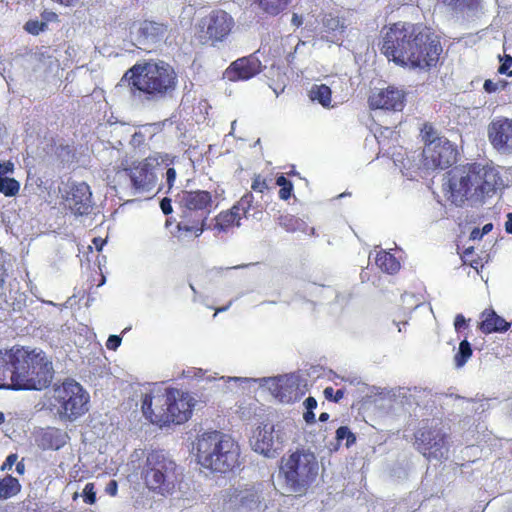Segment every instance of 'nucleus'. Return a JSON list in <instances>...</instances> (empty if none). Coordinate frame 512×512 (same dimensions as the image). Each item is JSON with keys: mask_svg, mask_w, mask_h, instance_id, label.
I'll return each mask as SVG.
<instances>
[{"mask_svg": "<svg viewBox=\"0 0 512 512\" xmlns=\"http://www.w3.org/2000/svg\"><path fill=\"white\" fill-rule=\"evenodd\" d=\"M275 428L272 424H263L258 426L250 440L253 450L266 457H273L276 450L279 448L275 446L276 442L282 443L279 435H274Z\"/></svg>", "mask_w": 512, "mask_h": 512, "instance_id": "6ab92c4d", "label": "nucleus"}, {"mask_svg": "<svg viewBox=\"0 0 512 512\" xmlns=\"http://www.w3.org/2000/svg\"><path fill=\"white\" fill-rule=\"evenodd\" d=\"M270 390L282 403L294 402L298 396V384L290 379H273Z\"/></svg>", "mask_w": 512, "mask_h": 512, "instance_id": "393cba45", "label": "nucleus"}, {"mask_svg": "<svg viewBox=\"0 0 512 512\" xmlns=\"http://www.w3.org/2000/svg\"><path fill=\"white\" fill-rule=\"evenodd\" d=\"M51 1L60 6H63V7H75L82 0H51Z\"/></svg>", "mask_w": 512, "mask_h": 512, "instance_id": "4d7b16f0", "label": "nucleus"}, {"mask_svg": "<svg viewBox=\"0 0 512 512\" xmlns=\"http://www.w3.org/2000/svg\"><path fill=\"white\" fill-rule=\"evenodd\" d=\"M18 346L0 350V389L17 390Z\"/></svg>", "mask_w": 512, "mask_h": 512, "instance_id": "a211bd4d", "label": "nucleus"}, {"mask_svg": "<svg viewBox=\"0 0 512 512\" xmlns=\"http://www.w3.org/2000/svg\"><path fill=\"white\" fill-rule=\"evenodd\" d=\"M323 393L327 400L333 402H339L344 397L343 389L334 390L331 386L326 387Z\"/></svg>", "mask_w": 512, "mask_h": 512, "instance_id": "37998d69", "label": "nucleus"}, {"mask_svg": "<svg viewBox=\"0 0 512 512\" xmlns=\"http://www.w3.org/2000/svg\"><path fill=\"white\" fill-rule=\"evenodd\" d=\"M368 106L371 110L401 111L405 106V93L394 86L376 89L368 97Z\"/></svg>", "mask_w": 512, "mask_h": 512, "instance_id": "dca6fc26", "label": "nucleus"}, {"mask_svg": "<svg viewBox=\"0 0 512 512\" xmlns=\"http://www.w3.org/2000/svg\"><path fill=\"white\" fill-rule=\"evenodd\" d=\"M414 436L416 449L428 460H441L448 452L449 435L440 420L427 421Z\"/></svg>", "mask_w": 512, "mask_h": 512, "instance_id": "1a4fd4ad", "label": "nucleus"}, {"mask_svg": "<svg viewBox=\"0 0 512 512\" xmlns=\"http://www.w3.org/2000/svg\"><path fill=\"white\" fill-rule=\"evenodd\" d=\"M160 154H151L148 157L134 161L124 171L129 177L135 194L152 192L157 185L156 169L162 161Z\"/></svg>", "mask_w": 512, "mask_h": 512, "instance_id": "9d476101", "label": "nucleus"}, {"mask_svg": "<svg viewBox=\"0 0 512 512\" xmlns=\"http://www.w3.org/2000/svg\"><path fill=\"white\" fill-rule=\"evenodd\" d=\"M318 470L314 453L299 449L283 458L280 466L287 491L299 496L304 495L316 480Z\"/></svg>", "mask_w": 512, "mask_h": 512, "instance_id": "6e6552de", "label": "nucleus"}, {"mask_svg": "<svg viewBox=\"0 0 512 512\" xmlns=\"http://www.w3.org/2000/svg\"><path fill=\"white\" fill-rule=\"evenodd\" d=\"M160 208L165 215H169L173 212L172 201L168 197H164L160 201Z\"/></svg>", "mask_w": 512, "mask_h": 512, "instance_id": "8fccbe9b", "label": "nucleus"}, {"mask_svg": "<svg viewBox=\"0 0 512 512\" xmlns=\"http://www.w3.org/2000/svg\"><path fill=\"white\" fill-rule=\"evenodd\" d=\"M105 492L110 496H116L118 492V483L116 480L112 479L108 482L105 487Z\"/></svg>", "mask_w": 512, "mask_h": 512, "instance_id": "603ef678", "label": "nucleus"}, {"mask_svg": "<svg viewBox=\"0 0 512 512\" xmlns=\"http://www.w3.org/2000/svg\"><path fill=\"white\" fill-rule=\"evenodd\" d=\"M131 95L147 101H158L171 96L178 84L175 69L164 61L148 60L136 63L123 75Z\"/></svg>", "mask_w": 512, "mask_h": 512, "instance_id": "20e7f679", "label": "nucleus"}, {"mask_svg": "<svg viewBox=\"0 0 512 512\" xmlns=\"http://www.w3.org/2000/svg\"><path fill=\"white\" fill-rule=\"evenodd\" d=\"M246 214V210L238 205L233 206L229 211H226V224L234 222L232 216H236L237 220H241Z\"/></svg>", "mask_w": 512, "mask_h": 512, "instance_id": "79ce46f5", "label": "nucleus"}, {"mask_svg": "<svg viewBox=\"0 0 512 512\" xmlns=\"http://www.w3.org/2000/svg\"><path fill=\"white\" fill-rule=\"evenodd\" d=\"M456 147L445 137H435L423 149V164L427 169H447L457 160Z\"/></svg>", "mask_w": 512, "mask_h": 512, "instance_id": "f8f14e48", "label": "nucleus"}, {"mask_svg": "<svg viewBox=\"0 0 512 512\" xmlns=\"http://www.w3.org/2000/svg\"><path fill=\"white\" fill-rule=\"evenodd\" d=\"M17 459L18 455L16 453H11L10 455H8L1 466V470H10L13 467V465H15V463L17 462Z\"/></svg>", "mask_w": 512, "mask_h": 512, "instance_id": "09e8293b", "label": "nucleus"}, {"mask_svg": "<svg viewBox=\"0 0 512 512\" xmlns=\"http://www.w3.org/2000/svg\"><path fill=\"white\" fill-rule=\"evenodd\" d=\"M278 223L287 232L304 231L307 226L302 219L291 214L281 215Z\"/></svg>", "mask_w": 512, "mask_h": 512, "instance_id": "7c9ffc66", "label": "nucleus"}, {"mask_svg": "<svg viewBox=\"0 0 512 512\" xmlns=\"http://www.w3.org/2000/svg\"><path fill=\"white\" fill-rule=\"evenodd\" d=\"M235 498L239 500L242 505H248L250 503H255L259 496L255 487L250 486L240 490L237 494H235Z\"/></svg>", "mask_w": 512, "mask_h": 512, "instance_id": "f704fd0d", "label": "nucleus"}, {"mask_svg": "<svg viewBox=\"0 0 512 512\" xmlns=\"http://www.w3.org/2000/svg\"><path fill=\"white\" fill-rule=\"evenodd\" d=\"M4 283H5V269L2 266H0V297L5 295Z\"/></svg>", "mask_w": 512, "mask_h": 512, "instance_id": "bf43d9fd", "label": "nucleus"}, {"mask_svg": "<svg viewBox=\"0 0 512 512\" xmlns=\"http://www.w3.org/2000/svg\"><path fill=\"white\" fill-rule=\"evenodd\" d=\"M168 32V25L152 20H144L137 30V41L140 45H150L161 42Z\"/></svg>", "mask_w": 512, "mask_h": 512, "instance_id": "5701e85b", "label": "nucleus"}, {"mask_svg": "<svg viewBox=\"0 0 512 512\" xmlns=\"http://www.w3.org/2000/svg\"><path fill=\"white\" fill-rule=\"evenodd\" d=\"M505 230L507 233L512 234V212L507 215Z\"/></svg>", "mask_w": 512, "mask_h": 512, "instance_id": "e2e57ef3", "label": "nucleus"}, {"mask_svg": "<svg viewBox=\"0 0 512 512\" xmlns=\"http://www.w3.org/2000/svg\"><path fill=\"white\" fill-rule=\"evenodd\" d=\"M105 243L106 241L100 237H96L93 239V244L95 245L97 251H101Z\"/></svg>", "mask_w": 512, "mask_h": 512, "instance_id": "680f3d73", "label": "nucleus"}, {"mask_svg": "<svg viewBox=\"0 0 512 512\" xmlns=\"http://www.w3.org/2000/svg\"><path fill=\"white\" fill-rule=\"evenodd\" d=\"M176 203L182 204L198 211L204 212L209 215L213 205L212 195L209 191L205 190H183L178 193Z\"/></svg>", "mask_w": 512, "mask_h": 512, "instance_id": "412c9836", "label": "nucleus"}, {"mask_svg": "<svg viewBox=\"0 0 512 512\" xmlns=\"http://www.w3.org/2000/svg\"><path fill=\"white\" fill-rule=\"evenodd\" d=\"M121 337L118 335H110L106 341V347L108 350L116 351L121 345Z\"/></svg>", "mask_w": 512, "mask_h": 512, "instance_id": "49530a36", "label": "nucleus"}, {"mask_svg": "<svg viewBox=\"0 0 512 512\" xmlns=\"http://www.w3.org/2000/svg\"><path fill=\"white\" fill-rule=\"evenodd\" d=\"M201 38L212 43L222 41L224 38V11H212L200 21Z\"/></svg>", "mask_w": 512, "mask_h": 512, "instance_id": "4be33fe9", "label": "nucleus"}, {"mask_svg": "<svg viewBox=\"0 0 512 512\" xmlns=\"http://www.w3.org/2000/svg\"><path fill=\"white\" fill-rule=\"evenodd\" d=\"M272 179H268L267 177L256 174L253 177L252 183H251V189L254 192L257 193H264L265 191L269 190L271 188L270 183Z\"/></svg>", "mask_w": 512, "mask_h": 512, "instance_id": "4c0bfd02", "label": "nucleus"}, {"mask_svg": "<svg viewBox=\"0 0 512 512\" xmlns=\"http://www.w3.org/2000/svg\"><path fill=\"white\" fill-rule=\"evenodd\" d=\"M175 180H176V171H175V169L174 168H168L167 171H166V182H167V186H168L169 190L173 187Z\"/></svg>", "mask_w": 512, "mask_h": 512, "instance_id": "864d4df0", "label": "nucleus"}, {"mask_svg": "<svg viewBox=\"0 0 512 512\" xmlns=\"http://www.w3.org/2000/svg\"><path fill=\"white\" fill-rule=\"evenodd\" d=\"M442 2L454 11L473 9L478 4V0H442Z\"/></svg>", "mask_w": 512, "mask_h": 512, "instance_id": "e433bc0d", "label": "nucleus"}, {"mask_svg": "<svg viewBox=\"0 0 512 512\" xmlns=\"http://www.w3.org/2000/svg\"><path fill=\"white\" fill-rule=\"evenodd\" d=\"M498 72L500 74L512 76V57L511 56H509V55L505 56L501 65L498 68Z\"/></svg>", "mask_w": 512, "mask_h": 512, "instance_id": "c03bdc74", "label": "nucleus"}, {"mask_svg": "<svg viewBox=\"0 0 512 512\" xmlns=\"http://www.w3.org/2000/svg\"><path fill=\"white\" fill-rule=\"evenodd\" d=\"M20 190L19 182L14 178L5 177L0 179V193L7 197H12L18 194Z\"/></svg>", "mask_w": 512, "mask_h": 512, "instance_id": "473e14b6", "label": "nucleus"}, {"mask_svg": "<svg viewBox=\"0 0 512 512\" xmlns=\"http://www.w3.org/2000/svg\"><path fill=\"white\" fill-rule=\"evenodd\" d=\"M501 185L502 178L495 167L468 163L447 172L443 192L449 201L461 206L469 196L483 199L493 195Z\"/></svg>", "mask_w": 512, "mask_h": 512, "instance_id": "f03ea898", "label": "nucleus"}, {"mask_svg": "<svg viewBox=\"0 0 512 512\" xmlns=\"http://www.w3.org/2000/svg\"><path fill=\"white\" fill-rule=\"evenodd\" d=\"M14 170V165L10 161L1 163L0 162V179L5 178L4 175L8 173H12Z\"/></svg>", "mask_w": 512, "mask_h": 512, "instance_id": "3c124183", "label": "nucleus"}, {"mask_svg": "<svg viewBox=\"0 0 512 512\" xmlns=\"http://www.w3.org/2000/svg\"><path fill=\"white\" fill-rule=\"evenodd\" d=\"M329 419V414L327 412H323L319 416V421L326 422Z\"/></svg>", "mask_w": 512, "mask_h": 512, "instance_id": "774afa93", "label": "nucleus"}, {"mask_svg": "<svg viewBox=\"0 0 512 512\" xmlns=\"http://www.w3.org/2000/svg\"><path fill=\"white\" fill-rule=\"evenodd\" d=\"M493 228V225L491 223L485 224L482 228L481 234L479 237H482L485 234H488Z\"/></svg>", "mask_w": 512, "mask_h": 512, "instance_id": "69168bd1", "label": "nucleus"}, {"mask_svg": "<svg viewBox=\"0 0 512 512\" xmlns=\"http://www.w3.org/2000/svg\"><path fill=\"white\" fill-rule=\"evenodd\" d=\"M335 439L340 444L345 441L347 448L356 443V435L350 430L348 426H340L335 433Z\"/></svg>", "mask_w": 512, "mask_h": 512, "instance_id": "72a5a7b5", "label": "nucleus"}, {"mask_svg": "<svg viewBox=\"0 0 512 512\" xmlns=\"http://www.w3.org/2000/svg\"><path fill=\"white\" fill-rule=\"evenodd\" d=\"M82 498L84 503L88 505H93L96 502V490H95V484L92 482H89L85 485L83 492H82Z\"/></svg>", "mask_w": 512, "mask_h": 512, "instance_id": "ea45409f", "label": "nucleus"}, {"mask_svg": "<svg viewBox=\"0 0 512 512\" xmlns=\"http://www.w3.org/2000/svg\"><path fill=\"white\" fill-rule=\"evenodd\" d=\"M223 436L218 431L206 432L197 441V459L206 469L222 472L224 467L222 452Z\"/></svg>", "mask_w": 512, "mask_h": 512, "instance_id": "9b49d317", "label": "nucleus"}, {"mask_svg": "<svg viewBox=\"0 0 512 512\" xmlns=\"http://www.w3.org/2000/svg\"><path fill=\"white\" fill-rule=\"evenodd\" d=\"M255 2L265 14L277 16L288 8L291 0H255Z\"/></svg>", "mask_w": 512, "mask_h": 512, "instance_id": "cd10ccee", "label": "nucleus"}, {"mask_svg": "<svg viewBox=\"0 0 512 512\" xmlns=\"http://www.w3.org/2000/svg\"><path fill=\"white\" fill-rule=\"evenodd\" d=\"M466 326V319L462 314H457L454 320V327L456 331Z\"/></svg>", "mask_w": 512, "mask_h": 512, "instance_id": "6e6d98bb", "label": "nucleus"}, {"mask_svg": "<svg viewBox=\"0 0 512 512\" xmlns=\"http://www.w3.org/2000/svg\"><path fill=\"white\" fill-rule=\"evenodd\" d=\"M48 26L45 22L38 19H30L24 25V30L31 35H39L41 32L46 31Z\"/></svg>", "mask_w": 512, "mask_h": 512, "instance_id": "58836bf2", "label": "nucleus"}, {"mask_svg": "<svg viewBox=\"0 0 512 512\" xmlns=\"http://www.w3.org/2000/svg\"><path fill=\"white\" fill-rule=\"evenodd\" d=\"M473 350L468 340L464 339L459 344L458 352L454 356V362L457 367H462L472 356Z\"/></svg>", "mask_w": 512, "mask_h": 512, "instance_id": "2f4dec72", "label": "nucleus"}, {"mask_svg": "<svg viewBox=\"0 0 512 512\" xmlns=\"http://www.w3.org/2000/svg\"><path fill=\"white\" fill-rule=\"evenodd\" d=\"M487 135L492 147L502 154H512V119L497 117L487 127Z\"/></svg>", "mask_w": 512, "mask_h": 512, "instance_id": "2eb2a0df", "label": "nucleus"}, {"mask_svg": "<svg viewBox=\"0 0 512 512\" xmlns=\"http://www.w3.org/2000/svg\"><path fill=\"white\" fill-rule=\"evenodd\" d=\"M309 98L323 107L329 108L332 101V91L326 84H314L309 90Z\"/></svg>", "mask_w": 512, "mask_h": 512, "instance_id": "bb28decb", "label": "nucleus"}, {"mask_svg": "<svg viewBox=\"0 0 512 512\" xmlns=\"http://www.w3.org/2000/svg\"><path fill=\"white\" fill-rule=\"evenodd\" d=\"M480 319L478 329L484 334L506 332L511 327V323L499 316L492 308L485 309Z\"/></svg>", "mask_w": 512, "mask_h": 512, "instance_id": "b1692460", "label": "nucleus"}, {"mask_svg": "<svg viewBox=\"0 0 512 512\" xmlns=\"http://www.w3.org/2000/svg\"><path fill=\"white\" fill-rule=\"evenodd\" d=\"M179 210V221L176 226V236L183 237H199L204 231L205 221L208 217L204 212L197 209L177 204Z\"/></svg>", "mask_w": 512, "mask_h": 512, "instance_id": "4468645a", "label": "nucleus"}, {"mask_svg": "<svg viewBox=\"0 0 512 512\" xmlns=\"http://www.w3.org/2000/svg\"><path fill=\"white\" fill-rule=\"evenodd\" d=\"M376 265L384 272L393 274L400 269V262L390 252L380 251L375 258Z\"/></svg>", "mask_w": 512, "mask_h": 512, "instance_id": "a878e982", "label": "nucleus"}, {"mask_svg": "<svg viewBox=\"0 0 512 512\" xmlns=\"http://www.w3.org/2000/svg\"><path fill=\"white\" fill-rule=\"evenodd\" d=\"M381 53L396 65L423 72L436 68L443 53L439 38L421 25L391 24L379 44Z\"/></svg>", "mask_w": 512, "mask_h": 512, "instance_id": "f257e3e1", "label": "nucleus"}, {"mask_svg": "<svg viewBox=\"0 0 512 512\" xmlns=\"http://www.w3.org/2000/svg\"><path fill=\"white\" fill-rule=\"evenodd\" d=\"M276 185L280 187L279 198L282 200H288L291 197L293 191V184L284 175H279L276 179Z\"/></svg>", "mask_w": 512, "mask_h": 512, "instance_id": "c9c22d12", "label": "nucleus"}, {"mask_svg": "<svg viewBox=\"0 0 512 512\" xmlns=\"http://www.w3.org/2000/svg\"><path fill=\"white\" fill-rule=\"evenodd\" d=\"M507 85L508 83L504 80L494 82L491 79H487L484 82L483 88L487 93H494L499 90H504Z\"/></svg>", "mask_w": 512, "mask_h": 512, "instance_id": "a19ab883", "label": "nucleus"}, {"mask_svg": "<svg viewBox=\"0 0 512 512\" xmlns=\"http://www.w3.org/2000/svg\"><path fill=\"white\" fill-rule=\"evenodd\" d=\"M21 491V484L17 478L7 475L0 479V499H9Z\"/></svg>", "mask_w": 512, "mask_h": 512, "instance_id": "c756f323", "label": "nucleus"}, {"mask_svg": "<svg viewBox=\"0 0 512 512\" xmlns=\"http://www.w3.org/2000/svg\"><path fill=\"white\" fill-rule=\"evenodd\" d=\"M304 405H305L306 410L313 411L317 407V401H316V399L314 397L309 396L304 401Z\"/></svg>", "mask_w": 512, "mask_h": 512, "instance_id": "13d9d810", "label": "nucleus"}, {"mask_svg": "<svg viewBox=\"0 0 512 512\" xmlns=\"http://www.w3.org/2000/svg\"><path fill=\"white\" fill-rule=\"evenodd\" d=\"M303 418L308 424H312L315 422V414L311 410H306V412L303 415Z\"/></svg>", "mask_w": 512, "mask_h": 512, "instance_id": "052dcab7", "label": "nucleus"}, {"mask_svg": "<svg viewBox=\"0 0 512 512\" xmlns=\"http://www.w3.org/2000/svg\"><path fill=\"white\" fill-rule=\"evenodd\" d=\"M480 234H481L480 230L476 228L471 232V238L474 240L480 239L481 238V237H479Z\"/></svg>", "mask_w": 512, "mask_h": 512, "instance_id": "338daca9", "label": "nucleus"}, {"mask_svg": "<svg viewBox=\"0 0 512 512\" xmlns=\"http://www.w3.org/2000/svg\"><path fill=\"white\" fill-rule=\"evenodd\" d=\"M15 464H16V472L20 475L24 474L25 465H24L23 461L16 462Z\"/></svg>", "mask_w": 512, "mask_h": 512, "instance_id": "0e129e2a", "label": "nucleus"}, {"mask_svg": "<svg viewBox=\"0 0 512 512\" xmlns=\"http://www.w3.org/2000/svg\"><path fill=\"white\" fill-rule=\"evenodd\" d=\"M32 439L38 450L42 452H57L70 443L71 437L66 429L46 425L34 428Z\"/></svg>", "mask_w": 512, "mask_h": 512, "instance_id": "ddd939ff", "label": "nucleus"}, {"mask_svg": "<svg viewBox=\"0 0 512 512\" xmlns=\"http://www.w3.org/2000/svg\"><path fill=\"white\" fill-rule=\"evenodd\" d=\"M17 390H42L53 379L52 363L43 352L18 346Z\"/></svg>", "mask_w": 512, "mask_h": 512, "instance_id": "0eeeda50", "label": "nucleus"}, {"mask_svg": "<svg viewBox=\"0 0 512 512\" xmlns=\"http://www.w3.org/2000/svg\"><path fill=\"white\" fill-rule=\"evenodd\" d=\"M213 229H216L219 232L224 230V215H223V212H220L215 217V223H214Z\"/></svg>", "mask_w": 512, "mask_h": 512, "instance_id": "5fc2aeb1", "label": "nucleus"}, {"mask_svg": "<svg viewBox=\"0 0 512 512\" xmlns=\"http://www.w3.org/2000/svg\"><path fill=\"white\" fill-rule=\"evenodd\" d=\"M262 70V64L258 57L251 54L232 62L226 69V75L232 81L248 80Z\"/></svg>", "mask_w": 512, "mask_h": 512, "instance_id": "aec40b11", "label": "nucleus"}, {"mask_svg": "<svg viewBox=\"0 0 512 512\" xmlns=\"http://www.w3.org/2000/svg\"><path fill=\"white\" fill-rule=\"evenodd\" d=\"M176 462L161 449L149 451L140 466V477L151 492L166 496L173 493L178 480Z\"/></svg>", "mask_w": 512, "mask_h": 512, "instance_id": "39448f33", "label": "nucleus"}, {"mask_svg": "<svg viewBox=\"0 0 512 512\" xmlns=\"http://www.w3.org/2000/svg\"><path fill=\"white\" fill-rule=\"evenodd\" d=\"M421 133H422V138L425 142V145L435 139L434 138L435 131H434L432 124H430V123H425L423 125V128L421 129Z\"/></svg>", "mask_w": 512, "mask_h": 512, "instance_id": "a18cd8bd", "label": "nucleus"}, {"mask_svg": "<svg viewBox=\"0 0 512 512\" xmlns=\"http://www.w3.org/2000/svg\"><path fill=\"white\" fill-rule=\"evenodd\" d=\"M196 403L190 392L170 386L145 394L141 410L150 424L163 429L188 422Z\"/></svg>", "mask_w": 512, "mask_h": 512, "instance_id": "7ed1b4c3", "label": "nucleus"}, {"mask_svg": "<svg viewBox=\"0 0 512 512\" xmlns=\"http://www.w3.org/2000/svg\"><path fill=\"white\" fill-rule=\"evenodd\" d=\"M90 395L74 379L56 384L48 399L49 409L62 421L74 422L89 411Z\"/></svg>", "mask_w": 512, "mask_h": 512, "instance_id": "423d86ee", "label": "nucleus"}, {"mask_svg": "<svg viewBox=\"0 0 512 512\" xmlns=\"http://www.w3.org/2000/svg\"><path fill=\"white\" fill-rule=\"evenodd\" d=\"M226 448V470H238L243 464L239 445L234 442L228 444V441L226 440Z\"/></svg>", "mask_w": 512, "mask_h": 512, "instance_id": "c85d7f7f", "label": "nucleus"}, {"mask_svg": "<svg viewBox=\"0 0 512 512\" xmlns=\"http://www.w3.org/2000/svg\"><path fill=\"white\" fill-rule=\"evenodd\" d=\"M40 16L42 19L41 21L45 22L47 26L49 22L58 21V15L51 10H44L43 12H41Z\"/></svg>", "mask_w": 512, "mask_h": 512, "instance_id": "de8ad7c7", "label": "nucleus"}, {"mask_svg": "<svg viewBox=\"0 0 512 512\" xmlns=\"http://www.w3.org/2000/svg\"><path fill=\"white\" fill-rule=\"evenodd\" d=\"M66 206L75 215H87L92 207V193L85 182L72 183L64 196Z\"/></svg>", "mask_w": 512, "mask_h": 512, "instance_id": "f3484780", "label": "nucleus"}]
</instances>
